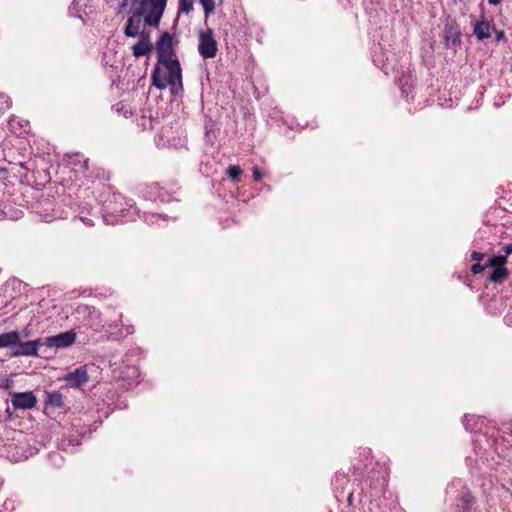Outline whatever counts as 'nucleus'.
<instances>
[{"mask_svg": "<svg viewBox=\"0 0 512 512\" xmlns=\"http://www.w3.org/2000/svg\"><path fill=\"white\" fill-rule=\"evenodd\" d=\"M157 63L151 74L152 84L159 90L171 87L182 90V69L173 48V37L165 31L156 41Z\"/></svg>", "mask_w": 512, "mask_h": 512, "instance_id": "obj_1", "label": "nucleus"}, {"mask_svg": "<svg viewBox=\"0 0 512 512\" xmlns=\"http://www.w3.org/2000/svg\"><path fill=\"white\" fill-rule=\"evenodd\" d=\"M21 288L22 282L16 279L9 280L0 287V318L11 320L17 314L14 312L17 308H19L21 318L30 317V320H33V318L40 317L36 315V312L39 313L40 303L30 304L24 309L20 307L21 300L19 296Z\"/></svg>", "mask_w": 512, "mask_h": 512, "instance_id": "obj_2", "label": "nucleus"}, {"mask_svg": "<svg viewBox=\"0 0 512 512\" xmlns=\"http://www.w3.org/2000/svg\"><path fill=\"white\" fill-rule=\"evenodd\" d=\"M103 211L105 212L103 221L111 225L133 221L136 216H139V210L135 207L133 201L126 199L119 193L112 194Z\"/></svg>", "mask_w": 512, "mask_h": 512, "instance_id": "obj_3", "label": "nucleus"}, {"mask_svg": "<svg viewBox=\"0 0 512 512\" xmlns=\"http://www.w3.org/2000/svg\"><path fill=\"white\" fill-rule=\"evenodd\" d=\"M167 0H140L141 11L146 13L144 24L158 27L166 8Z\"/></svg>", "mask_w": 512, "mask_h": 512, "instance_id": "obj_4", "label": "nucleus"}, {"mask_svg": "<svg viewBox=\"0 0 512 512\" xmlns=\"http://www.w3.org/2000/svg\"><path fill=\"white\" fill-rule=\"evenodd\" d=\"M74 330H68L56 335L48 336L43 339V345L49 349H65L71 347L76 341Z\"/></svg>", "mask_w": 512, "mask_h": 512, "instance_id": "obj_5", "label": "nucleus"}, {"mask_svg": "<svg viewBox=\"0 0 512 512\" xmlns=\"http://www.w3.org/2000/svg\"><path fill=\"white\" fill-rule=\"evenodd\" d=\"M217 42L211 29L201 31L199 34L198 52L204 59L214 58L217 54Z\"/></svg>", "mask_w": 512, "mask_h": 512, "instance_id": "obj_6", "label": "nucleus"}, {"mask_svg": "<svg viewBox=\"0 0 512 512\" xmlns=\"http://www.w3.org/2000/svg\"><path fill=\"white\" fill-rule=\"evenodd\" d=\"M43 345L42 339H35L31 341L23 342L21 339L15 344L14 349L11 352V357H35L38 356V352Z\"/></svg>", "mask_w": 512, "mask_h": 512, "instance_id": "obj_7", "label": "nucleus"}, {"mask_svg": "<svg viewBox=\"0 0 512 512\" xmlns=\"http://www.w3.org/2000/svg\"><path fill=\"white\" fill-rule=\"evenodd\" d=\"M140 193L145 200H149L152 202H168L172 198L170 193L163 187H161L158 183H150L144 185L140 189Z\"/></svg>", "mask_w": 512, "mask_h": 512, "instance_id": "obj_8", "label": "nucleus"}, {"mask_svg": "<svg viewBox=\"0 0 512 512\" xmlns=\"http://www.w3.org/2000/svg\"><path fill=\"white\" fill-rule=\"evenodd\" d=\"M67 161L80 177L93 181L94 176L88 174L89 159L85 158L84 155L80 153L68 154Z\"/></svg>", "mask_w": 512, "mask_h": 512, "instance_id": "obj_9", "label": "nucleus"}, {"mask_svg": "<svg viewBox=\"0 0 512 512\" xmlns=\"http://www.w3.org/2000/svg\"><path fill=\"white\" fill-rule=\"evenodd\" d=\"M67 386L72 388H81L89 381V375L85 366H80L67 373L63 377Z\"/></svg>", "mask_w": 512, "mask_h": 512, "instance_id": "obj_10", "label": "nucleus"}, {"mask_svg": "<svg viewBox=\"0 0 512 512\" xmlns=\"http://www.w3.org/2000/svg\"><path fill=\"white\" fill-rule=\"evenodd\" d=\"M139 372L136 366L126 365L119 372L117 381L121 382L119 386L122 389L128 390L138 383Z\"/></svg>", "mask_w": 512, "mask_h": 512, "instance_id": "obj_11", "label": "nucleus"}, {"mask_svg": "<svg viewBox=\"0 0 512 512\" xmlns=\"http://www.w3.org/2000/svg\"><path fill=\"white\" fill-rule=\"evenodd\" d=\"M144 12L138 11L134 12L126 21L125 27H124V34L127 37L130 38H141V34L145 33L143 30H141L142 27V14Z\"/></svg>", "mask_w": 512, "mask_h": 512, "instance_id": "obj_12", "label": "nucleus"}, {"mask_svg": "<svg viewBox=\"0 0 512 512\" xmlns=\"http://www.w3.org/2000/svg\"><path fill=\"white\" fill-rule=\"evenodd\" d=\"M11 403L15 409H31L37 403V398L33 392L14 393L11 397Z\"/></svg>", "mask_w": 512, "mask_h": 512, "instance_id": "obj_13", "label": "nucleus"}, {"mask_svg": "<svg viewBox=\"0 0 512 512\" xmlns=\"http://www.w3.org/2000/svg\"><path fill=\"white\" fill-rule=\"evenodd\" d=\"M133 332L134 327L132 325H124L123 322H115L113 325H109L107 338L112 341H120Z\"/></svg>", "mask_w": 512, "mask_h": 512, "instance_id": "obj_14", "label": "nucleus"}, {"mask_svg": "<svg viewBox=\"0 0 512 512\" xmlns=\"http://www.w3.org/2000/svg\"><path fill=\"white\" fill-rule=\"evenodd\" d=\"M153 50V44L148 33H142L138 42L132 46V55L135 58L149 55Z\"/></svg>", "mask_w": 512, "mask_h": 512, "instance_id": "obj_15", "label": "nucleus"}, {"mask_svg": "<svg viewBox=\"0 0 512 512\" xmlns=\"http://www.w3.org/2000/svg\"><path fill=\"white\" fill-rule=\"evenodd\" d=\"M29 333L27 329H24L22 332L18 331H9L0 334V349L2 348H12L14 349L15 344L19 342L22 337H28Z\"/></svg>", "mask_w": 512, "mask_h": 512, "instance_id": "obj_16", "label": "nucleus"}, {"mask_svg": "<svg viewBox=\"0 0 512 512\" xmlns=\"http://www.w3.org/2000/svg\"><path fill=\"white\" fill-rule=\"evenodd\" d=\"M461 32L456 23H451L444 30V44L448 48L457 46L460 43Z\"/></svg>", "mask_w": 512, "mask_h": 512, "instance_id": "obj_17", "label": "nucleus"}, {"mask_svg": "<svg viewBox=\"0 0 512 512\" xmlns=\"http://www.w3.org/2000/svg\"><path fill=\"white\" fill-rule=\"evenodd\" d=\"M74 320H96L99 318L98 311L89 305L79 304L73 313Z\"/></svg>", "mask_w": 512, "mask_h": 512, "instance_id": "obj_18", "label": "nucleus"}, {"mask_svg": "<svg viewBox=\"0 0 512 512\" xmlns=\"http://www.w3.org/2000/svg\"><path fill=\"white\" fill-rule=\"evenodd\" d=\"M218 131H219V128L217 127L216 122L212 118L206 117L205 121H204V135H205L206 141L213 144V142L217 138Z\"/></svg>", "mask_w": 512, "mask_h": 512, "instance_id": "obj_19", "label": "nucleus"}, {"mask_svg": "<svg viewBox=\"0 0 512 512\" xmlns=\"http://www.w3.org/2000/svg\"><path fill=\"white\" fill-rule=\"evenodd\" d=\"M473 32L478 40L488 39L491 36V25L487 21L476 22Z\"/></svg>", "mask_w": 512, "mask_h": 512, "instance_id": "obj_20", "label": "nucleus"}, {"mask_svg": "<svg viewBox=\"0 0 512 512\" xmlns=\"http://www.w3.org/2000/svg\"><path fill=\"white\" fill-rule=\"evenodd\" d=\"M155 121L156 119L153 118L151 112L146 110H142L141 115L136 118L137 125L143 130L153 129Z\"/></svg>", "mask_w": 512, "mask_h": 512, "instance_id": "obj_21", "label": "nucleus"}, {"mask_svg": "<svg viewBox=\"0 0 512 512\" xmlns=\"http://www.w3.org/2000/svg\"><path fill=\"white\" fill-rule=\"evenodd\" d=\"M8 124L10 129L16 134H22L29 130V122L26 120H20L17 117L10 118Z\"/></svg>", "mask_w": 512, "mask_h": 512, "instance_id": "obj_22", "label": "nucleus"}, {"mask_svg": "<svg viewBox=\"0 0 512 512\" xmlns=\"http://www.w3.org/2000/svg\"><path fill=\"white\" fill-rule=\"evenodd\" d=\"M22 211L18 209H13L11 206L4 205L0 208V220L3 219H18L21 217Z\"/></svg>", "mask_w": 512, "mask_h": 512, "instance_id": "obj_23", "label": "nucleus"}, {"mask_svg": "<svg viewBox=\"0 0 512 512\" xmlns=\"http://www.w3.org/2000/svg\"><path fill=\"white\" fill-rule=\"evenodd\" d=\"M46 403L53 407L61 408L64 406L63 395L59 391L49 392L46 395Z\"/></svg>", "mask_w": 512, "mask_h": 512, "instance_id": "obj_24", "label": "nucleus"}, {"mask_svg": "<svg viewBox=\"0 0 512 512\" xmlns=\"http://www.w3.org/2000/svg\"><path fill=\"white\" fill-rule=\"evenodd\" d=\"M507 258H508V256L505 253L494 255L488 260V262L486 263V266L492 267V268H499V267L503 268V267H505V264L507 263Z\"/></svg>", "mask_w": 512, "mask_h": 512, "instance_id": "obj_25", "label": "nucleus"}, {"mask_svg": "<svg viewBox=\"0 0 512 512\" xmlns=\"http://www.w3.org/2000/svg\"><path fill=\"white\" fill-rule=\"evenodd\" d=\"M508 270L506 267L494 268L493 272L489 275V280L493 283H501L507 277Z\"/></svg>", "mask_w": 512, "mask_h": 512, "instance_id": "obj_26", "label": "nucleus"}, {"mask_svg": "<svg viewBox=\"0 0 512 512\" xmlns=\"http://www.w3.org/2000/svg\"><path fill=\"white\" fill-rule=\"evenodd\" d=\"M143 219L149 225L160 224V222H166L167 216L164 214L157 213H143Z\"/></svg>", "mask_w": 512, "mask_h": 512, "instance_id": "obj_27", "label": "nucleus"}, {"mask_svg": "<svg viewBox=\"0 0 512 512\" xmlns=\"http://www.w3.org/2000/svg\"><path fill=\"white\" fill-rule=\"evenodd\" d=\"M477 422H478V417H476L474 415L466 414V415H464V417L462 419V423H463L465 429L470 432H473L476 430Z\"/></svg>", "mask_w": 512, "mask_h": 512, "instance_id": "obj_28", "label": "nucleus"}, {"mask_svg": "<svg viewBox=\"0 0 512 512\" xmlns=\"http://www.w3.org/2000/svg\"><path fill=\"white\" fill-rule=\"evenodd\" d=\"M201 4L205 18H208L215 11V0H199Z\"/></svg>", "mask_w": 512, "mask_h": 512, "instance_id": "obj_29", "label": "nucleus"}, {"mask_svg": "<svg viewBox=\"0 0 512 512\" xmlns=\"http://www.w3.org/2000/svg\"><path fill=\"white\" fill-rule=\"evenodd\" d=\"M243 171L238 165H229L226 169V174L232 181H236Z\"/></svg>", "mask_w": 512, "mask_h": 512, "instance_id": "obj_30", "label": "nucleus"}, {"mask_svg": "<svg viewBox=\"0 0 512 512\" xmlns=\"http://www.w3.org/2000/svg\"><path fill=\"white\" fill-rule=\"evenodd\" d=\"M347 483H348V478L345 474L336 473L335 478L333 480V485L337 490L338 489L343 490L344 485H346Z\"/></svg>", "mask_w": 512, "mask_h": 512, "instance_id": "obj_31", "label": "nucleus"}, {"mask_svg": "<svg viewBox=\"0 0 512 512\" xmlns=\"http://www.w3.org/2000/svg\"><path fill=\"white\" fill-rule=\"evenodd\" d=\"M194 0H179V12L188 14L193 10Z\"/></svg>", "mask_w": 512, "mask_h": 512, "instance_id": "obj_32", "label": "nucleus"}, {"mask_svg": "<svg viewBox=\"0 0 512 512\" xmlns=\"http://www.w3.org/2000/svg\"><path fill=\"white\" fill-rule=\"evenodd\" d=\"M11 107V100L8 95L0 93V114L4 113Z\"/></svg>", "mask_w": 512, "mask_h": 512, "instance_id": "obj_33", "label": "nucleus"}, {"mask_svg": "<svg viewBox=\"0 0 512 512\" xmlns=\"http://www.w3.org/2000/svg\"><path fill=\"white\" fill-rule=\"evenodd\" d=\"M473 496L471 494V492L468 490V489H465V491H463V494L461 496V502L463 504V506L465 508H470L473 504Z\"/></svg>", "mask_w": 512, "mask_h": 512, "instance_id": "obj_34", "label": "nucleus"}, {"mask_svg": "<svg viewBox=\"0 0 512 512\" xmlns=\"http://www.w3.org/2000/svg\"><path fill=\"white\" fill-rule=\"evenodd\" d=\"M89 2V0H73L72 2V6H71V11H74L76 10V12H80V10L83 8V7H86L87 6V3Z\"/></svg>", "mask_w": 512, "mask_h": 512, "instance_id": "obj_35", "label": "nucleus"}, {"mask_svg": "<svg viewBox=\"0 0 512 512\" xmlns=\"http://www.w3.org/2000/svg\"><path fill=\"white\" fill-rule=\"evenodd\" d=\"M486 268H488V267L486 266V264H485V265H482V264H480V263H475V264H473V265L471 266V272H472L473 274L477 275V274L482 273Z\"/></svg>", "mask_w": 512, "mask_h": 512, "instance_id": "obj_36", "label": "nucleus"}, {"mask_svg": "<svg viewBox=\"0 0 512 512\" xmlns=\"http://www.w3.org/2000/svg\"><path fill=\"white\" fill-rule=\"evenodd\" d=\"M80 221H82L86 226L88 227H91L94 225V220L90 217H87V216H84V215H79L77 217Z\"/></svg>", "mask_w": 512, "mask_h": 512, "instance_id": "obj_37", "label": "nucleus"}, {"mask_svg": "<svg viewBox=\"0 0 512 512\" xmlns=\"http://www.w3.org/2000/svg\"><path fill=\"white\" fill-rule=\"evenodd\" d=\"M252 173H253L254 180L257 182H259L264 176V173L262 172V170L257 167L253 168Z\"/></svg>", "mask_w": 512, "mask_h": 512, "instance_id": "obj_38", "label": "nucleus"}, {"mask_svg": "<svg viewBox=\"0 0 512 512\" xmlns=\"http://www.w3.org/2000/svg\"><path fill=\"white\" fill-rule=\"evenodd\" d=\"M40 217L44 222H51L56 218H60V215H56V214L49 215V214H41L40 213Z\"/></svg>", "mask_w": 512, "mask_h": 512, "instance_id": "obj_39", "label": "nucleus"}, {"mask_svg": "<svg viewBox=\"0 0 512 512\" xmlns=\"http://www.w3.org/2000/svg\"><path fill=\"white\" fill-rule=\"evenodd\" d=\"M484 257H485V254L481 253V252L473 251L471 253V258H472V260H475V261H481L484 259Z\"/></svg>", "mask_w": 512, "mask_h": 512, "instance_id": "obj_40", "label": "nucleus"}, {"mask_svg": "<svg viewBox=\"0 0 512 512\" xmlns=\"http://www.w3.org/2000/svg\"><path fill=\"white\" fill-rule=\"evenodd\" d=\"M503 251L505 252V254L507 256H509L510 254H512V242L509 243V244H506L504 247H503Z\"/></svg>", "mask_w": 512, "mask_h": 512, "instance_id": "obj_41", "label": "nucleus"}, {"mask_svg": "<svg viewBox=\"0 0 512 512\" xmlns=\"http://www.w3.org/2000/svg\"><path fill=\"white\" fill-rule=\"evenodd\" d=\"M504 38H505V33H504V31H498V32L496 33V39H497L498 41L503 40Z\"/></svg>", "mask_w": 512, "mask_h": 512, "instance_id": "obj_42", "label": "nucleus"}, {"mask_svg": "<svg viewBox=\"0 0 512 512\" xmlns=\"http://www.w3.org/2000/svg\"><path fill=\"white\" fill-rule=\"evenodd\" d=\"M500 2H501V0H488V3L490 5H494V6L498 5Z\"/></svg>", "mask_w": 512, "mask_h": 512, "instance_id": "obj_43", "label": "nucleus"}, {"mask_svg": "<svg viewBox=\"0 0 512 512\" xmlns=\"http://www.w3.org/2000/svg\"><path fill=\"white\" fill-rule=\"evenodd\" d=\"M363 452H364V454L366 456H370V454H371V450L370 449H364Z\"/></svg>", "mask_w": 512, "mask_h": 512, "instance_id": "obj_44", "label": "nucleus"}, {"mask_svg": "<svg viewBox=\"0 0 512 512\" xmlns=\"http://www.w3.org/2000/svg\"><path fill=\"white\" fill-rule=\"evenodd\" d=\"M352 496H353V494H352V493H350V494H349V496H348V501H349V502H351V500H352Z\"/></svg>", "mask_w": 512, "mask_h": 512, "instance_id": "obj_45", "label": "nucleus"}, {"mask_svg": "<svg viewBox=\"0 0 512 512\" xmlns=\"http://www.w3.org/2000/svg\"><path fill=\"white\" fill-rule=\"evenodd\" d=\"M3 360H0V362H2Z\"/></svg>", "mask_w": 512, "mask_h": 512, "instance_id": "obj_46", "label": "nucleus"}]
</instances>
